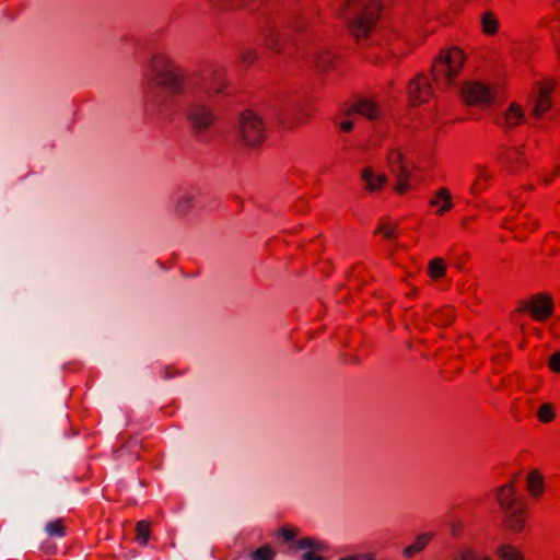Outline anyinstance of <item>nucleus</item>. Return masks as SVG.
Returning a JSON list of instances; mask_svg holds the SVG:
<instances>
[{
    "instance_id": "nucleus-1",
    "label": "nucleus",
    "mask_w": 560,
    "mask_h": 560,
    "mask_svg": "<svg viewBox=\"0 0 560 560\" xmlns=\"http://www.w3.org/2000/svg\"><path fill=\"white\" fill-rule=\"evenodd\" d=\"M144 78L148 84L164 90L172 96L182 95L186 90V77L175 58L166 51L151 55Z\"/></svg>"
},
{
    "instance_id": "nucleus-2",
    "label": "nucleus",
    "mask_w": 560,
    "mask_h": 560,
    "mask_svg": "<svg viewBox=\"0 0 560 560\" xmlns=\"http://www.w3.org/2000/svg\"><path fill=\"white\" fill-rule=\"evenodd\" d=\"M381 11L377 0H352V37L366 36L373 28Z\"/></svg>"
},
{
    "instance_id": "nucleus-3",
    "label": "nucleus",
    "mask_w": 560,
    "mask_h": 560,
    "mask_svg": "<svg viewBox=\"0 0 560 560\" xmlns=\"http://www.w3.org/2000/svg\"><path fill=\"white\" fill-rule=\"evenodd\" d=\"M464 63V54L457 48L446 50L440 55L432 67L433 78L439 86L451 85Z\"/></svg>"
},
{
    "instance_id": "nucleus-4",
    "label": "nucleus",
    "mask_w": 560,
    "mask_h": 560,
    "mask_svg": "<svg viewBox=\"0 0 560 560\" xmlns=\"http://www.w3.org/2000/svg\"><path fill=\"white\" fill-rule=\"evenodd\" d=\"M238 133L246 145H259L266 136L260 116L252 110L243 112L238 119Z\"/></svg>"
},
{
    "instance_id": "nucleus-5",
    "label": "nucleus",
    "mask_w": 560,
    "mask_h": 560,
    "mask_svg": "<svg viewBox=\"0 0 560 560\" xmlns=\"http://www.w3.org/2000/svg\"><path fill=\"white\" fill-rule=\"evenodd\" d=\"M556 84L557 83L553 80L537 84L527 102V107L532 117L541 119L544 115L551 109V93L553 92Z\"/></svg>"
},
{
    "instance_id": "nucleus-6",
    "label": "nucleus",
    "mask_w": 560,
    "mask_h": 560,
    "mask_svg": "<svg viewBox=\"0 0 560 560\" xmlns=\"http://www.w3.org/2000/svg\"><path fill=\"white\" fill-rule=\"evenodd\" d=\"M187 119L195 131L205 132L214 124L215 114L209 104L194 103L188 108Z\"/></svg>"
},
{
    "instance_id": "nucleus-7",
    "label": "nucleus",
    "mask_w": 560,
    "mask_h": 560,
    "mask_svg": "<svg viewBox=\"0 0 560 560\" xmlns=\"http://www.w3.org/2000/svg\"><path fill=\"white\" fill-rule=\"evenodd\" d=\"M460 93L468 105L488 106L495 97L494 92L480 82L466 83Z\"/></svg>"
},
{
    "instance_id": "nucleus-8",
    "label": "nucleus",
    "mask_w": 560,
    "mask_h": 560,
    "mask_svg": "<svg viewBox=\"0 0 560 560\" xmlns=\"http://www.w3.org/2000/svg\"><path fill=\"white\" fill-rule=\"evenodd\" d=\"M517 311H528L536 320H545L553 313V301L548 293H538L530 301L523 302Z\"/></svg>"
},
{
    "instance_id": "nucleus-9",
    "label": "nucleus",
    "mask_w": 560,
    "mask_h": 560,
    "mask_svg": "<svg viewBox=\"0 0 560 560\" xmlns=\"http://www.w3.org/2000/svg\"><path fill=\"white\" fill-rule=\"evenodd\" d=\"M388 164L393 174H395V176L399 179L398 184L396 185V190L399 194L405 192L408 189L407 179L410 176V172L404 164L401 154L396 151L392 152L388 156Z\"/></svg>"
},
{
    "instance_id": "nucleus-10",
    "label": "nucleus",
    "mask_w": 560,
    "mask_h": 560,
    "mask_svg": "<svg viewBox=\"0 0 560 560\" xmlns=\"http://www.w3.org/2000/svg\"><path fill=\"white\" fill-rule=\"evenodd\" d=\"M352 114H359L371 120L380 117L377 105L369 97L352 95Z\"/></svg>"
},
{
    "instance_id": "nucleus-11",
    "label": "nucleus",
    "mask_w": 560,
    "mask_h": 560,
    "mask_svg": "<svg viewBox=\"0 0 560 560\" xmlns=\"http://www.w3.org/2000/svg\"><path fill=\"white\" fill-rule=\"evenodd\" d=\"M525 120V114L521 105L512 103L502 116L497 119V124L503 129H510L518 126Z\"/></svg>"
},
{
    "instance_id": "nucleus-12",
    "label": "nucleus",
    "mask_w": 560,
    "mask_h": 560,
    "mask_svg": "<svg viewBox=\"0 0 560 560\" xmlns=\"http://www.w3.org/2000/svg\"><path fill=\"white\" fill-rule=\"evenodd\" d=\"M409 97L413 104H420L427 101L431 95V84L425 77H418L409 84Z\"/></svg>"
},
{
    "instance_id": "nucleus-13",
    "label": "nucleus",
    "mask_w": 560,
    "mask_h": 560,
    "mask_svg": "<svg viewBox=\"0 0 560 560\" xmlns=\"http://www.w3.org/2000/svg\"><path fill=\"white\" fill-rule=\"evenodd\" d=\"M515 486L514 482H509L505 486L498 489L497 500L502 509L503 513H506L512 510H516L522 508L523 505H517V498L515 495Z\"/></svg>"
},
{
    "instance_id": "nucleus-14",
    "label": "nucleus",
    "mask_w": 560,
    "mask_h": 560,
    "mask_svg": "<svg viewBox=\"0 0 560 560\" xmlns=\"http://www.w3.org/2000/svg\"><path fill=\"white\" fill-rule=\"evenodd\" d=\"M198 194L195 191H185L180 194L174 205V211L177 215L184 217L196 206Z\"/></svg>"
},
{
    "instance_id": "nucleus-15",
    "label": "nucleus",
    "mask_w": 560,
    "mask_h": 560,
    "mask_svg": "<svg viewBox=\"0 0 560 560\" xmlns=\"http://www.w3.org/2000/svg\"><path fill=\"white\" fill-rule=\"evenodd\" d=\"M525 508L522 506L504 513V523L510 530L520 533L523 529L525 521L522 514Z\"/></svg>"
},
{
    "instance_id": "nucleus-16",
    "label": "nucleus",
    "mask_w": 560,
    "mask_h": 560,
    "mask_svg": "<svg viewBox=\"0 0 560 560\" xmlns=\"http://www.w3.org/2000/svg\"><path fill=\"white\" fill-rule=\"evenodd\" d=\"M362 178H363L365 186L369 190L378 189L386 182V176L384 174L376 175L370 167H366L363 170Z\"/></svg>"
},
{
    "instance_id": "nucleus-17",
    "label": "nucleus",
    "mask_w": 560,
    "mask_h": 560,
    "mask_svg": "<svg viewBox=\"0 0 560 560\" xmlns=\"http://www.w3.org/2000/svg\"><path fill=\"white\" fill-rule=\"evenodd\" d=\"M431 322L436 326L444 327L454 320V312L451 307H444L430 314Z\"/></svg>"
},
{
    "instance_id": "nucleus-18",
    "label": "nucleus",
    "mask_w": 560,
    "mask_h": 560,
    "mask_svg": "<svg viewBox=\"0 0 560 560\" xmlns=\"http://www.w3.org/2000/svg\"><path fill=\"white\" fill-rule=\"evenodd\" d=\"M482 31L487 35H493L498 32L499 28V20L495 18L494 13L491 11H486L481 14L480 18Z\"/></svg>"
},
{
    "instance_id": "nucleus-19",
    "label": "nucleus",
    "mask_w": 560,
    "mask_h": 560,
    "mask_svg": "<svg viewBox=\"0 0 560 560\" xmlns=\"http://www.w3.org/2000/svg\"><path fill=\"white\" fill-rule=\"evenodd\" d=\"M311 112L304 107L295 109L294 116L291 121H282L283 127L293 128L306 124L311 119Z\"/></svg>"
},
{
    "instance_id": "nucleus-20",
    "label": "nucleus",
    "mask_w": 560,
    "mask_h": 560,
    "mask_svg": "<svg viewBox=\"0 0 560 560\" xmlns=\"http://www.w3.org/2000/svg\"><path fill=\"white\" fill-rule=\"evenodd\" d=\"M527 488L533 495H539L542 491V477L538 470H532L527 476Z\"/></svg>"
},
{
    "instance_id": "nucleus-21",
    "label": "nucleus",
    "mask_w": 560,
    "mask_h": 560,
    "mask_svg": "<svg viewBox=\"0 0 560 560\" xmlns=\"http://www.w3.org/2000/svg\"><path fill=\"white\" fill-rule=\"evenodd\" d=\"M441 199L443 200V206L438 210L439 214L447 211L453 206L452 197L446 188H442L436 192V197L435 199L431 200V205L438 206Z\"/></svg>"
},
{
    "instance_id": "nucleus-22",
    "label": "nucleus",
    "mask_w": 560,
    "mask_h": 560,
    "mask_svg": "<svg viewBox=\"0 0 560 560\" xmlns=\"http://www.w3.org/2000/svg\"><path fill=\"white\" fill-rule=\"evenodd\" d=\"M429 540H430V536L427 534L418 536L417 540L413 544H411L410 546H408L404 549V551H402L404 556L410 558L415 553L420 552L425 547V545L428 544Z\"/></svg>"
},
{
    "instance_id": "nucleus-23",
    "label": "nucleus",
    "mask_w": 560,
    "mask_h": 560,
    "mask_svg": "<svg viewBox=\"0 0 560 560\" xmlns=\"http://www.w3.org/2000/svg\"><path fill=\"white\" fill-rule=\"evenodd\" d=\"M298 547L300 549H304V550H307V551L316 552V551L323 550L325 546L319 540H316V539L311 538V537H306V538L300 539L298 541Z\"/></svg>"
},
{
    "instance_id": "nucleus-24",
    "label": "nucleus",
    "mask_w": 560,
    "mask_h": 560,
    "mask_svg": "<svg viewBox=\"0 0 560 560\" xmlns=\"http://www.w3.org/2000/svg\"><path fill=\"white\" fill-rule=\"evenodd\" d=\"M499 555L502 560H524L522 553L512 546H501Z\"/></svg>"
},
{
    "instance_id": "nucleus-25",
    "label": "nucleus",
    "mask_w": 560,
    "mask_h": 560,
    "mask_svg": "<svg viewBox=\"0 0 560 560\" xmlns=\"http://www.w3.org/2000/svg\"><path fill=\"white\" fill-rule=\"evenodd\" d=\"M137 540L141 545H147L150 538V526L147 522L141 521L136 526Z\"/></svg>"
},
{
    "instance_id": "nucleus-26",
    "label": "nucleus",
    "mask_w": 560,
    "mask_h": 560,
    "mask_svg": "<svg viewBox=\"0 0 560 560\" xmlns=\"http://www.w3.org/2000/svg\"><path fill=\"white\" fill-rule=\"evenodd\" d=\"M445 264L442 258H435L431 260L429 265V273L432 278L436 279L444 275Z\"/></svg>"
},
{
    "instance_id": "nucleus-27",
    "label": "nucleus",
    "mask_w": 560,
    "mask_h": 560,
    "mask_svg": "<svg viewBox=\"0 0 560 560\" xmlns=\"http://www.w3.org/2000/svg\"><path fill=\"white\" fill-rule=\"evenodd\" d=\"M275 550L269 546H262L258 549H256L252 557L254 560H273L275 558Z\"/></svg>"
},
{
    "instance_id": "nucleus-28",
    "label": "nucleus",
    "mask_w": 560,
    "mask_h": 560,
    "mask_svg": "<svg viewBox=\"0 0 560 560\" xmlns=\"http://www.w3.org/2000/svg\"><path fill=\"white\" fill-rule=\"evenodd\" d=\"M46 530L51 537H61L65 534V526L60 520H56L46 525Z\"/></svg>"
},
{
    "instance_id": "nucleus-29",
    "label": "nucleus",
    "mask_w": 560,
    "mask_h": 560,
    "mask_svg": "<svg viewBox=\"0 0 560 560\" xmlns=\"http://www.w3.org/2000/svg\"><path fill=\"white\" fill-rule=\"evenodd\" d=\"M541 422H550L555 418L553 407L550 404H542L537 412Z\"/></svg>"
},
{
    "instance_id": "nucleus-30",
    "label": "nucleus",
    "mask_w": 560,
    "mask_h": 560,
    "mask_svg": "<svg viewBox=\"0 0 560 560\" xmlns=\"http://www.w3.org/2000/svg\"><path fill=\"white\" fill-rule=\"evenodd\" d=\"M454 560H489V559L487 557L478 556L471 549H463V550L458 551V553L455 556Z\"/></svg>"
},
{
    "instance_id": "nucleus-31",
    "label": "nucleus",
    "mask_w": 560,
    "mask_h": 560,
    "mask_svg": "<svg viewBox=\"0 0 560 560\" xmlns=\"http://www.w3.org/2000/svg\"><path fill=\"white\" fill-rule=\"evenodd\" d=\"M548 366L553 373H560V352L557 351L549 357Z\"/></svg>"
},
{
    "instance_id": "nucleus-32",
    "label": "nucleus",
    "mask_w": 560,
    "mask_h": 560,
    "mask_svg": "<svg viewBox=\"0 0 560 560\" xmlns=\"http://www.w3.org/2000/svg\"><path fill=\"white\" fill-rule=\"evenodd\" d=\"M228 81H225L224 79H217L213 81V84H212V92L214 94H221L224 92V90L226 89L228 86Z\"/></svg>"
},
{
    "instance_id": "nucleus-33",
    "label": "nucleus",
    "mask_w": 560,
    "mask_h": 560,
    "mask_svg": "<svg viewBox=\"0 0 560 560\" xmlns=\"http://www.w3.org/2000/svg\"><path fill=\"white\" fill-rule=\"evenodd\" d=\"M278 533L287 541L293 539L296 536L295 529L290 527H282L279 529Z\"/></svg>"
},
{
    "instance_id": "nucleus-34",
    "label": "nucleus",
    "mask_w": 560,
    "mask_h": 560,
    "mask_svg": "<svg viewBox=\"0 0 560 560\" xmlns=\"http://www.w3.org/2000/svg\"><path fill=\"white\" fill-rule=\"evenodd\" d=\"M256 59V52L252 49L244 50L242 52V60L246 63H250Z\"/></svg>"
},
{
    "instance_id": "nucleus-35",
    "label": "nucleus",
    "mask_w": 560,
    "mask_h": 560,
    "mask_svg": "<svg viewBox=\"0 0 560 560\" xmlns=\"http://www.w3.org/2000/svg\"><path fill=\"white\" fill-rule=\"evenodd\" d=\"M352 560H375L373 553L352 552Z\"/></svg>"
},
{
    "instance_id": "nucleus-36",
    "label": "nucleus",
    "mask_w": 560,
    "mask_h": 560,
    "mask_svg": "<svg viewBox=\"0 0 560 560\" xmlns=\"http://www.w3.org/2000/svg\"><path fill=\"white\" fill-rule=\"evenodd\" d=\"M302 560H326V559L314 551H306L303 555Z\"/></svg>"
},
{
    "instance_id": "nucleus-37",
    "label": "nucleus",
    "mask_w": 560,
    "mask_h": 560,
    "mask_svg": "<svg viewBox=\"0 0 560 560\" xmlns=\"http://www.w3.org/2000/svg\"><path fill=\"white\" fill-rule=\"evenodd\" d=\"M381 232L384 234L385 237L392 238L394 235V229H390L388 226H382Z\"/></svg>"
},
{
    "instance_id": "nucleus-38",
    "label": "nucleus",
    "mask_w": 560,
    "mask_h": 560,
    "mask_svg": "<svg viewBox=\"0 0 560 560\" xmlns=\"http://www.w3.org/2000/svg\"><path fill=\"white\" fill-rule=\"evenodd\" d=\"M340 128L342 131H350V120H345L340 124Z\"/></svg>"
},
{
    "instance_id": "nucleus-39",
    "label": "nucleus",
    "mask_w": 560,
    "mask_h": 560,
    "mask_svg": "<svg viewBox=\"0 0 560 560\" xmlns=\"http://www.w3.org/2000/svg\"><path fill=\"white\" fill-rule=\"evenodd\" d=\"M458 530H459V525H457V524H452V525H451V532H452V534H453L454 536H456V535H457Z\"/></svg>"
},
{
    "instance_id": "nucleus-40",
    "label": "nucleus",
    "mask_w": 560,
    "mask_h": 560,
    "mask_svg": "<svg viewBox=\"0 0 560 560\" xmlns=\"http://www.w3.org/2000/svg\"><path fill=\"white\" fill-rule=\"evenodd\" d=\"M478 170L480 171L481 176L485 178H490V175L486 174L485 168L481 166H478Z\"/></svg>"
},
{
    "instance_id": "nucleus-41",
    "label": "nucleus",
    "mask_w": 560,
    "mask_h": 560,
    "mask_svg": "<svg viewBox=\"0 0 560 560\" xmlns=\"http://www.w3.org/2000/svg\"><path fill=\"white\" fill-rule=\"evenodd\" d=\"M476 190H477V184L475 183V184L471 186V191H472V192H476Z\"/></svg>"
},
{
    "instance_id": "nucleus-42",
    "label": "nucleus",
    "mask_w": 560,
    "mask_h": 560,
    "mask_svg": "<svg viewBox=\"0 0 560 560\" xmlns=\"http://www.w3.org/2000/svg\"><path fill=\"white\" fill-rule=\"evenodd\" d=\"M516 153H517L518 155H521V153H522V152H521V150H520V149H516Z\"/></svg>"
},
{
    "instance_id": "nucleus-43",
    "label": "nucleus",
    "mask_w": 560,
    "mask_h": 560,
    "mask_svg": "<svg viewBox=\"0 0 560 560\" xmlns=\"http://www.w3.org/2000/svg\"><path fill=\"white\" fill-rule=\"evenodd\" d=\"M559 172H560V168H559V167H557V170H555V173H557V174H558Z\"/></svg>"
},
{
    "instance_id": "nucleus-44",
    "label": "nucleus",
    "mask_w": 560,
    "mask_h": 560,
    "mask_svg": "<svg viewBox=\"0 0 560 560\" xmlns=\"http://www.w3.org/2000/svg\"><path fill=\"white\" fill-rule=\"evenodd\" d=\"M341 560H350V559H349V558H343V559H341Z\"/></svg>"
},
{
    "instance_id": "nucleus-45",
    "label": "nucleus",
    "mask_w": 560,
    "mask_h": 560,
    "mask_svg": "<svg viewBox=\"0 0 560 560\" xmlns=\"http://www.w3.org/2000/svg\"><path fill=\"white\" fill-rule=\"evenodd\" d=\"M555 1L560 4V0H555Z\"/></svg>"
}]
</instances>
